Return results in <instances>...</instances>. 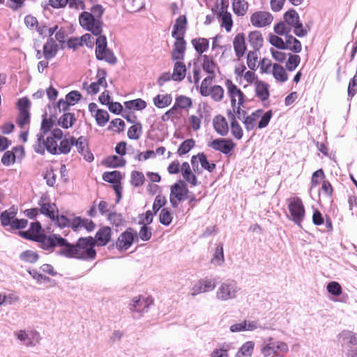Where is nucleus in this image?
Wrapping results in <instances>:
<instances>
[{
    "label": "nucleus",
    "instance_id": "obj_63",
    "mask_svg": "<svg viewBox=\"0 0 357 357\" xmlns=\"http://www.w3.org/2000/svg\"><path fill=\"white\" fill-rule=\"evenodd\" d=\"M93 116L96 119L97 124L100 126H105L109 119L108 112L104 109H98V111H96V113L93 114Z\"/></svg>",
    "mask_w": 357,
    "mask_h": 357
},
{
    "label": "nucleus",
    "instance_id": "obj_7",
    "mask_svg": "<svg viewBox=\"0 0 357 357\" xmlns=\"http://www.w3.org/2000/svg\"><path fill=\"white\" fill-rule=\"evenodd\" d=\"M284 20L276 24L274 26V31L279 36H284L289 33L299 22L300 17L298 13L293 8L287 10L283 16Z\"/></svg>",
    "mask_w": 357,
    "mask_h": 357
},
{
    "label": "nucleus",
    "instance_id": "obj_3",
    "mask_svg": "<svg viewBox=\"0 0 357 357\" xmlns=\"http://www.w3.org/2000/svg\"><path fill=\"white\" fill-rule=\"evenodd\" d=\"M273 114L272 110L264 112L263 109H259L250 114H241V120H242L245 130L249 132L255 128L262 129L267 127Z\"/></svg>",
    "mask_w": 357,
    "mask_h": 357
},
{
    "label": "nucleus",
    "instance_id": "obj_37",
    "mask_svg": "<svg viewBox=\"0 0 357 357\" xmlns=\"http://www.w3.org/2000/svg\"><path fill=\"white\" fill-rule=\"evenodd\" d=\"M58 52V45L52 38H49L43 45V56L46 60L54 58Z\"/></svg>",
    "mask_w": 357,
    "mask_h": 357
},
{
    "label": "nucleus",
    "instance_id": "obj_35",
    "mask_svg": "<svg viewBox=\"0 0 357 357\" xmlns=\"http://www.w3.org/2000/svg\"><path fill=\"white\" fill-rule=\"evenodd\" d=\"M173 98L171 93L157 94L153 98V103L158 109H164L171 105Z\"/></svg>",
    "mask_w": 357,
    "mask_h": 357
},
{
    "label": "nucleus",
    "instance_id": "obj_1",
    "mask_svg": "<svg viewBox=\"0 0 357 357\" xmlns=\"http://www.w3.org/2000/svg\"><path fill=\"white\" fill-rule=\"evenodd\" d=\"M56 247H60L59 254L68 258L92 261L97 255L92 236L81 237L72 244L59 235Z\"/></svg>",
    "mask_w": 357,
    "mask_h": 357
},
{
    "label": "nucleus",
    "instance_id": "obj_39",
    "mask_svg": "<svg viewBox=\"0 0 357 357\" xmlns=\"http://www.w3.org/2000/svg\"><path fill=\"white\" fill-rule=\"evenodd\" d=\"M248 40L255 50H259L264 43V38L259 31H252L248 33Z\"/></svg>",
    "mask_w": 357,
    "mask_h": 357
},
{
    "label": "nucleus",
    "instance_id": "obj_47",
    "mask_svg": "<svg viewBox=\"0 0 357 357\" xmlns=\"http://www.w3.org/2000/svg\"><path fill=\"white\" fill-rule=\"evenodd\" d=\"M102 163L107 167H123L126 165V160L121 156L113 155L105 158Z\"/></svg>",
    "mask_w": 357,
    "mask_h": 357
},
{
    "label": "nucleus",
    "instance_id": "obj_50",
    "mask_svg": "<svg viewBox=\"0 0 357 357\" xmlns=\"http://www.w3.org/2000/svg\"><path fill=\"white\" fill-rule=\"evenodd\" d=\"M142 134V125L140 122H135L128 128L127 135L130 139L137 140Z\"/></svg>",
    "mask_w": 357,
    "mask_h": 357
},
{
    "label": "nucleus",
    "instance_id": "obj_51",
    "mask_svg": "<svg viewBox=\"0 0 357 357\" xmlns=\"http://www.w3.org/2000/svg\"><path fill=\"white\" fill-rule=\"evenodd\" d=\"M243 80L246 82L244 87L255 84L259 79L257 75L255 73V70H247L240 78L239 83L243 84Z\"/></svg>",
    "mask_w": 357,
    "mask_h": 357
},
{
    "label": "nucleus",
    "instance_id": "obj_48",
    "mask_svg": "<svg viewBox=\"0 0 357 357\" xmlns=\"http://www.w3.org/2000/svg\"><path fill=\"white\" fill-rule=\"evenodd\" d=\"M76 118L73 113H65L58 120V125L64 129L71 128L75 123Z\"/></svg>",
    "mask_w": 357,
    "mask_h": 357
},
{
    "label": "nucleus",
    "instance_id": "obj_21",
    "mask_svg": "<svg viewBox=\"0 0 357 357\" xmlns=\"http://www.w3.org/2000/svg\"><path fill=\"white\" fill-rule=\"evenodd\" d=\"M73 146L76 147L78 153L83 155L84 160L87 162L93 160V155L89 150L88 142L85 137L80 136L77 139L74 137Z\"/></svg>",
    "mask_w": 357,
    "mask_h": 357
},
{
    "label": "nucleus",
    "instance_id": "obj_15",
    "mask_svg": "<svg viewBox=\"0 0 357 357\" xmlns=\"http://www.w3.org/2000/svg\"><path fill=\"white\" fill-rule=\"evenodd\" d=\"M137 239L138 236L136 231L129 227L119 236L116 241V248L119 251L127 250Z\"/></svg>",
    "mask_w": 357,
    "mask_h": 357
},
{
    "label": "nucleus",
    "instance_id": "obj_10",
    "mask_svg": "<svg viewBox=\"0 0 357 357\" xmlns=\"http://www.w3.org/2000/svg\"><path fill=\"white\" fill-rule=\"evenodd\" d=\"M188 188L184 181L179 180L171 185L169 202L173 208H177L178 204L185 200L188 195Z\"/></svg>",
    "mask_w": 357,
    "mask_h": 357
},
{
    "label": "nucleus",
    "instance_id": "obj_4",
    "mask_svg": "<svg viewBox=\"0 0 357 357\" xmlns=\"http://www.w3.org/2000/svg\"><path fill=\"white\" fill-rule=\"evenodd\" d=\"M63 137V131L59 128L52 129L45 139H43L44 137L42 134H38V144H36L34 150L38 153L43 154L45 150L47 149L49 153L54 155L59 145L58 142Z\"/></svg>",
    "mask_w": 357,
    "mask_h": 357
},
{
    "label": "nucleus",
    "instance_id": "obj_2",
    "mask_svg": "<svg viewBox=\"0 0 357 357\" xmlns=\"http://www.w3.org/2000/svg\"><path fill=\"white\" fill-rule=\"evenodd\" d=\"M20 235L25 239L36 241L45 250H51L56 247L59 234L45 235L42 232V227L39 222H32L28 230L20 231Z\"/></svg>",
    "mask_w": 357,
    "mask_h": 357
},
{
    "label": "nucleus",
    "instance_id": "obj_27",
    "mask_svg": "<svg viewBox=\"0 0 357 357\" xmlns=\"http://www.w3.org/2000/svg\"><path fill=\"white\" fill-rule=\"evenodd\" d=\"M187 18L185 15H180L175 21L172 31L173 38H184L187 29Z\"/></svg>",
    "mask_w": 357,
    "mask_h": 357
},
{
    "label": "nucleus",
    "instance_id": "obj_30",
    "mask_svg": "<svg viewBox=\"0 0 357 357\" xmlns=\"http://www.w3.org/2000/svg\"><path fill=\"white\" fill-rule=\"evenodd\" d=\"M200 59L204 71L206 72L208 75L215 76V71L218 69V66L215 61L214 58L212 56L204 54L202 55Z\"/></svg>",
    "mask_w": 357,
    "mask_h": 357
},
{
    "label": "nucleus",
    "instance_id": "obj_52",
    "mask_svg": "<svg viewBox=\"0 0 357 357\" xmlns=\"http://www.w3.org/2000/svg\"><path fill=\"white\" fill-rule=\"evenodd\" d=\"M59 29L57 24L54 25L53 26L49 27L45 23H40L38 26L36 31L38 33L40 36H49L51 37L56 31Z\"/></svg>",
    "mask_w": 357,
    "mask_h": 357
},
{
    "label": "nucleus",
    "instance_id": "obj_26",
    "mask_svg": "<svg viewBox=\"0 0 357 357\" xmlns=\"http://www.w3.org/2000/svg\"><path fill=\"white\" fill-rule=\"evenodd\" d=\"M132 302L131 310L137 312H142L148 310L149 306L153 304V299L151 296L144 298L139 296L134 297Z\"/></svg>",
    "mask_w": 357,
    "mask_h": 357
},
{
    "label": "nucleus",
    "instance_id": "obj_31",
    "mask_svg": "<svg viewBox=\"0 0 357 357\" xmlns=\"http://www.w3.org/2000/svg\"><path fill=\"white\" fill-rule=\"evenodd\" d=\"M236 289L231 283H222L217 291V297L221 300H229L235 297Z\"/></svg>",
    "mask_w": 357,
    "mask_h": 357
},
{
    "label": "nucleus",
    "instance_id": "obj_54",
    "mask_svg": "<svg viewBox=\"0 0 357 357\" xmlns=\"http://www.w3.org/2000/svg\"><path fill=\"white\" fill-rule=\"evenodd\" d=\"M19 300L18 296L14 292L1 293L0 294V305H8L14 304Z\"/></svg>",
    "mask_w": 357,
    "mask_h": 357
},
{
    "label": "nucleus",
    "instance_id": "obj_33",
    "mask_svg": "<svg viewBox=\"0 0 357 357\" xmlns=\"http://www.w3.org/2000/svg\"><path fill=\"white\" fill-rule=\"evenodd\" d=\"M175 61L174 65L173 73L172 74V79L176 82H181L185 77L187 68L183 60H174Z\"/></svg>",
    "mask_w": 357,
    "mask_h": 357
},
{
    "label": "nucleus",
    "instance_id": "obj_16",
    "mask_svg": "<svg viewBox=\"0 0 357 357\" xmlns=\"http://www.w3.org/2000/svg\"><path fill=\"white\" fill-rule=\"evenodd\" d=\"M209 146L225 155H230L236 148V144L231 139L218 138L213 140L209 144Z\"/></svg>",
    "mask_w": 357,
    "mask_h": 357
},
{
    "label": "nucleus",
    "instance_id": "obj_56",
    "mask_svg": "<svg viewBox=\"0 0 357 357\" xmlns=\"http://www.w3.org/2000/svg\"><path fill=\"white\" fill-rule=\"evenodd\" d=\"M215 77V75H208L206 77H205L203 81L201 83L200 86V93L203 96H208V93L211 89V87H212V82Z\"/></svg>",
    "mask_w": 357,
    "mask_h": 357
},
{
    "label": "nucleus",
    "instance_id": "obj_60",
    "mask_svg": "<svg viewBox=\"0 0 357 357\" xmlns=\"http://www.w3.org/2000/svg\"><path fill=\"white\" fill-rule=\"evenodd\" d=\"M20 259L24 262L34 264L38 260L39 255L32 250H26L20 254Z\"/></svg>",
    "mask_w": 357,
    "mask_h": 357
},
{
    "label": "nucleus",
    "instance_id": "obj_19",
    "mask_svg": "<svg viewBox=\"0 0 357 357\" xmlns=\"http://www.w3.org/2000/svg\"><path fill=\"white\" fill-rule=\"evenodd\" d=\"M102 179L108 183H112V188L118 197V200L121 198V179L122 175L119 171L106 172L102 174Z\"/></svg>",
    "mask_w": 357,
    "mask_h": 357
},
{
    "label": "nucleus",
    "instance_id": "obj_59",
    "mask_svg": "<svg viewBox=\"0 0 357 357\" xmlns=\"http://www.w3.org/2000/svg\"><path fill=\"white\" fill-rule=\"evenodd\" d=\"M255 344L249 341L242 345L238 350L236 357H250L253 352Z\"/></svg>",
    "mask_w": 357,
    "mask_h": 357
},
{
    "label": "nucleus",
    "instance_id": "obj_38",
    "mask_svg": "<svg viewBox=\"0 0 357 357\" xmlns=\"http://www.w3.org/2000/svg\"><path fill=\"white\" fill-rule=\"evenodd\" d=\"M183 116L181 110H179L176 107L173 105L169 109L166 111L161 116V120L163 122L172 121L176 123Z\"/></svg>",
    "mask_w": 357,
    "mask_h": 357
},
{
    "label": "nucleus",
    "instance_id": "obj_23",
    "mask_svg": "<svg viewBox=\"0 0 357 357\" xmlns=\"http://www.w3.org/2000/svg\"><path fill=\"white\" fill-rule=\"evenodd\" d=\"M111 238V228L108 226L102 227L98 230L93 238V244L95 246H105L110 241Z\"/></svg>",
    "mask_w": 357,
    "mask_h": 357
},
{
    "label": "nucleus",
    "instance_id": "obj_64",
    "mask_svg": "<svg viewBox=\"0 0 357 357\" xmlns=\"http://www.w3.org/2000/svg\"><path fill=\"white\" fill-rule=\"evenodd\" d=\"M257 50L249 51L247 55V65L248 67L252 70H256L257 69V61H258V54L257 53Z\"/></svg>",
    "mask_w": 357,
    "mask_h": 357
},
{
    "label": "nucleus",
    "instance_id": "obj_14",
    "mask_svg": "<svg viewBox=\"0 0 357 357\" xmlns=\"http://www.w3.org/2000/svg\"><path fill=\"white\" fill-rule=\"evenodd\" d=\"M241 114H246L245 111L236 113L227 111V116L229 121L231 135L237 140H241L243 137V129L241 125L238 121V119H241Z\"/></svg>",
    "mask_w": 357,
    "mask_h": 357
},
{
    "label": "nucleus",
    "instance_id": "obj_8",
    "mask_svg": "<svg viewBox=\"0 0 357 357\" xmlns=\"http://www.w3.org/2000/svg\"><path fill=\"white\" fill-rule=\"evenodd\" d=\"M79 22L82 28L95 36H99L102 32V21L101 19L96 18L91 13L82 12L79 15Z\"/></svg>",
    "mask_w": 357,
    "mask_h": 357
},
{
    "label": "nucleus",
    "instance_id": "obj_13",
    "mask_svg": "<svg viewBox=\"0 0 357 357\" xmlns=\"http://www.w3.org/2000/svg\"><path fill=\"white\" fill-rule=\"evenodd\" d=\"M107 73L105 69L99 68L97 70L96 75V81L88 84L87 82L83 83V89L86 91L89 94L95 95L98 93L100 88H106L107 86Z\"/></svg>",
    "mask_w": 357,
    "mask_h": 357
},
{
    "label": "nucleus",
    "instance_id": "obj_20",
    "mask_svg": "<svg viewBox=\"0 0 357 357\" xmlns=\"http://www.w3.org/2000/svg\"><path fill=\"white\" fill-rule=\"evenodd\" d=\"M273 20V15L267 11H256L250 16V22L255 27L261 28L269 26Z\"/></svg>",
    "mask_w": 357,
    "mask_h": 357
},
{
    "label": "nucleus",
    "instance_id": "obj_17",
    "mask_svg": "<svg viewBox=\"0 0 357 357\" xmlns=\"http://www.w3.org/2000/svg\"><path fill=\"white\" fill-rule=\"evenodd\" d=\"M17 338L24 345L29 347L36 346L40 340V335L35 331L20 330L15 332Z\"/></svg>",
    "mask_w": 357,
    "mask_h": 357
},
{
    "label": "nucleus",
    "instance_id": "obj_18",
    "mask_svg": "<svg viewBox=\"0 0 357 357\" xmlns=\"http://www.w3.org/2000/svg\"><path fill=\"white\" fill-rule=\"evenodd\" d=\"M40 211L42 214L47 216L52 220H55L59 213L58 208L55 204L51 203L47 195H43L38 202Z\"/></svg>",
    "mask_w": 357,
    "mask_h": 357
},
{
    "label": "nucleus",
    "instance_id": "obj_29",
    "mask_svg": "<svg viewBox=\"0 0 357 357\" xmlns=\"http://www.w3.org/2000/svg\"><path fill=\"white\" fill-rule=\"evenodd\" d=\"M217 17L221 27L225 28L227 32H229L233 26V20L231 14L227 10V7L222 6L218 12Z\"/></svg>",
    "mask_w": 357,
    "mask_h": 357
},
{
    "label": "nucleus",
    "instance_id": "obj_32",
    "mask_svg": "<svg viewBox=\"0 0 357 357\" xmlns=\"http://www.w3.org/2000/svg\"><path fill=\"white\" fill-rule=\"evenodd\" d=\"M213 124L215 130L221 136H226L228 134L229 127L226 119L222 115H217L213 119Z\"/></svg>",
    "mask_w": 357,
    "mask_h": 357
},
{
    "label": "nucleus",
    "instance_id": "obj_44",
    "mask_svg": "<svg viewBox=\"0 0 357 357\" xmlns=\"http://www.w3.org/2000/svg\"><path fill=\"white\" fill-rule=\"evenodd\" d=\"M144 6V0H126L124 3V8L130 13L138 12Z\"/></svg>",
    "mask_w": 357,
    "mask_h": 357
},
{
    "label": "nucleus",
    "instance_id": "obj_28",
    "mask_svg": "<svg viewBox=\"0 0 357 357\" xmlns=\"http://www.w3.org/2000/svg\"><path fill=\"white\" fill-rule=\"evenodd\" d=\"M233 47L236 56L238 59L243 57L247 50L244 33H238L235 36L233 40Z\"/></svg>",
    "mask_w": 357,
    "mask_h": 357
},
{
    "label": "nucleus",
    "instance_id": "obj_43",
    "mask_svg": "<svg viewBox=\"0 0 357 357\" xmlns=\"http://www.w3.org/2000/svg\"><path fill=\"white\" fill-rule=\"evenodd\" d=\"M73 140L74 137L73 136L69 139L66 137L62 138L59 142V144L56 149V152H55L54 155L69 153L72 146H73Z\"/></svg>",
    "mask_w": 357,
    "mask_h": 357
},
{
    "label": "nucleus",
    "instance_id": "obj_58",
    "mask_svg": "<svg viewBox=\"0 0 357 357\" xmlns=\"http://www.w3.org/2000/svg\"><path fill=\"white\" fill-rule=\"evenodd\" d=\"M301 56L296 54H289V57L285 63L286 69L289 71H294L301 63Z\"/></svg>",
    "mask_w": 357,
    "mask_h": 357
},
{
    "label": "nucleus",
    "instance_id": "obj_57",
    "mask_svg": "<svg viewBox=\"0 0 357 357\" xmlns=\"http://www.w3.org/2000/svg\"><path fill=\"white\" fill-rule=\"evenodd\" d=\"M124 105L127 109L136 110H142L145 109L147 105L146 101L141 98L126 101Z\"/></svg>",
    "mask_w": 357,
    "mask_h": 357
},
{
    "label": "nucleus",
    "instance_id": "obj_49",
    "mask_svg": "<svg viewBox=\"0 0 357 357\" xmlns=\"http://www.w3.org/2000/svg\"><path fill=\"white\" fill-rule=\"evenodd\" d=\"M174 105L179 110L183 109L188 111L192 107V101L190 98L180 95L176 98Z\"/></svg>",
    "mask_w": 357,
    "mask_h": 357
},
{
    "label": "nucleus",
    "instance_id": "obj_24",
    "mask_svg": "<svg viewBox=\"0 0 357 357\" xmlns=\"http://www.w3.org/2000/svg\"><path fill=\"white\" fill-rule=\"evenodd\" d=\"M215 287V281L214 279L205 278L199 280L192 289V294L197 295L201 293L210 291Z\"/></svg>",
    "mask_w": 357,
    "mask_h": 357
},
{
    "label": "nucleus",
    "instance_id": "obj_36",
    "mask_svg": "<svg viewBox=\"0 0 357 357\" xmlns=\"http://www.w3.org/2000/svg\"><path fill=\"white\" fill-rule=\"evenodd\" d=\"M181 172L185 181L190 183L192 186L197 184V179L195 174L192 172L190 166L188 162H184L181 166Z\"/></svg>",
    "mask_w": 357,
    "mask_h": 357
},
{
    "label": "nucleus",
    "instance_id": "obj_46",
    "mask_svg": "<svg viewBox=\"0 0 357 357\" xmlns=\"http://www.w3.org/2000/svg\"><path fill=\"white\" fill-rule=\"evenodd\" d=\"M248 3L245 0H233L232 8L238 16H244L248 10Z\"/></svg>",
    "mask_w": 357,
    "mask_h": 357
},
{
    "label": "nucleus",
    "instance_id": "obj_42",
    "mask_svg": "<svg viewBox=\"0 0 357 357\" xmlns=\"http://www.w3.org/2000/svg\"><path fill=\"white\" fill-rule=\"evenodd\" d=\"M286 70L280 64L273 63L271 73L277 82L283 83L288 80L289 76Z\"/></svg>",
    "mask_w": 357,
    "mask_h": 357
},
{
    "label": "nucleus",
    "instance_id": "obj_45",
    "mask_svg": "<svg viewBox=\"0 0 357 357\" xmlns=\"http://www.w3.org/2000/svg\"><path fill=\"white\" fill-rule=\"evenodd\" d=\"M257 328V324L255 321L247 323L246 321L233 324L230 326V331L233 333L244 331H253Z\"/></svg>",
    "mask_w": 357,
    "mask_h": 357
},
{
    "label": "nucleus",
    "instance_id": "obj_5",
    "mask_svg": "<svg viewBox=\"0 0 357 357\" xmlns=\"http://www.w3.org/2000/svg\"><path fill=\"white\" fill-rule=\"evenodd\" d=\"M338 343L347 357H357V333L343 330L337 335Z\"/></svg>",
    "mask_w": 357,
    "mask_h": 357
},
{
    "label": "nucleus",
    "instance_id": "obj_6",
    "mask_svg": "<svg viewBox=\"0 0 357 357\" xmlns=\"http://www.w3.org/2000/svg\"><path fill=\"white\" fill-rule=\"evenodd\" d=\"M225 86L227 89L228 96L230 98L231 109H228L231 112L240 113L243 111L241 107L245 102V96L243 92L230 79L225 81Z\"/></svg>",
    "mask_w": 357,
    "mask_h": 357
},
{
    "label": "nucleus",
    "instance_id": "obj_53",
    "mask_svg": "<svg viewBox=\"0 0 357 357\" xmlns=\"http://www.w3.org/2000/svg\"><path fill=\"white\" fill-rule=\"evenodd\" d=\"M326 180V175L322 169L315 171L311 177L310 189H313Z\"/></svg>",
    "mask_w": 357,
    "mask_h": 357
},
{
    "label": "nucleus",
    "instance_id": "obj_41",
    "mask_svg": "<svg viewBox=\"0 0 357 357\" xmlns=\"http://www.w3.org/2000/svg\"><path fill=\"white\" fill-rule=\"evenodd\" d=\"M285 36V49L296 54L301 52L302 50L301 43L292 35H289V33Z\"/></svg>",
    "mask_w": 357,
    "mask_h": 357
},
{
    "label": "nucleus",
    "instance_id": "obj_62",
    "mask_svg": "<svg viewBox=\"0 0 357 357\" xmlns=\"http://www.w3.org/2000/svg\"><path fill=\"white\" fill-rule=\"evenodd\" d=\"M173 220V215L169 208H163L159 215L160 222L165 226H168L171 224Z\"/></svg>",
    "mask_w": 357,
    "mask_h": 357
},
{
    "label": "nucleus",
    "instance_id": "obj_22",
    "mask_svg": "<svg viewBox=\"0 0 357 357\" xmlns=\"http://www.w3.org/2000/svg\"><path fill=\"white\" fill-rule=\"evenodd\" d=\"M175 41L171 52L172 60H184L186 50V41L184 38H174Z\"/></svg>",
    "mask_w": 357,
    "mask_h": 357
},
{
    "label": "nucleus",
    "instance_id": "obj_12",
    "mask_svg": "<svg viewBox=\"0 0 357 357\" xmlns=\"http://www.w3.org/2000/svg\"><path fill=\"white\" fill-rule=\"evenodd\" d=\"M288 209L291 220L301 225L305 215V209L302 199L299 197H291L288 199Z\"/></svg>",
    "mask_w": 357,
    "mask_h": 357
},
{
    "label": "nucleus",
    "instance_id": "obj_55",
    "mask_svg": "<svg viewBox=\"0 0 357 357\" xmlns=\"http://www.w3.org/2000/svg\"><path fill=\"white\" fill-rule=\"evenodd\" d=\"M225 96V91L223 88L220 85H213L211 87V89L208 93V96L216 102L221 101Z\"/></svg>",
    "mask_w": 357,
    "mask_h": 357
},
{
    "label": "nucleus",
    "instance_id": "obj_9",
    "mask_svg": "<svg viewBox=\"0 0 357 357\" xmlns=\"http://www.w3.org/2000/svg\"><path fill=\"white\" fill-rule=\"evenodd\" d=\"M17 209L11 207L4 211L0 215L1 225L3 227H9L10 229H22L27 226L28 221L26 219H17L15 218Z\"/></svg>",
    "mask_w": 357,
    "mask_h": 357
},
{
    "label": "nucleus",
    "instance_id": "obj_34",
    "mask_svg": "<svg viewBox=\"0 0 357 357\" xmlns=\"http://www.w3.org/2000/svg\"><path fill=\"white\" fill-rule=\"evenodd\" d=\"M254 85L256 96L263 102L268 100L270 96L269 84L264 81L258 80Z\"/></svg>",
    "mask_w": 357,
    "mask_h": 357
},
{
    "label": "nucleus",
    "instance_id": "obj_61",
    "mask_svg": "<svg viewBox=\"0 0 357 357\" xmlns=\"http://www.w3.org/2000/svg\"><path fill=\"white\" fill-rule=\"evenodd\" d=\"M195 145L193 139H188L183 141L177 150V154L180 156L188 153Z\"/></svg>",
    "mask_w": 357,
    "mask_h": 357
},
{
    "label": "nucleus",
    "instance_id": "obj_40",
    "mask_svg": "<svg viewBox=\"0 0 357 357\" xmlns=\"http://www.w3.org/2000/svg\"><path fill=\"white\" fill-rule=\"evenodd\" d=\"M191 43L195 48L196 52L201 56L204 55L203 53L206 52L209 48V41L205 38H195L191 40Z\"/></svg>",
    "mask_w": 357,
    "mask_h": 357
},
{
    "label": "nucleus",
    "instance_id": "obj_25",
    "mask_svg": "<svg viewBox=\"0 0 357 357\" xmlns=\"http://www.w3.org/2000/svg\"><path fill=\"white\" fill-rule=\"evenodd\" d=\"M191 162L195 171H196V168L198 167L199 163H200L203 169L208 171L209 172H213L215 169V164L213 162H209L207 160L206 155L203 153L193 155L191 158Z\"/></svg>",
    "mask_w": 357,
    "mask_h": 357
},
{
    "label": "nucleus",
    "instance_id": "obj_11",
    "mask_svg": "<svg viewBox=\"0 0 357 357\" xmlns=\"http://www.w3.org/2000/svg\"><path fill=\"white\" fill-rule=\"evenodd\" d=\"M96 56L98 60H104L110 64L116 62V58L107 47V38L105 36H99L96 40Z\"/></svg>",
    "mask_w": 357,
    "mask_h": 357
}]
</instances>
